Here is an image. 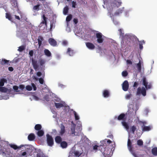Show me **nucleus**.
<instances>
[{
    "label": "nucleus",
    "mask_w": 157,
    "mask_h": 157,
    "mask_svg": "<svg viewBox=\"0 0 157 157\" xmlns=\"http://www.w3.org/2000/svg\"><path fill=\"white\" fill-rule=\"evenodd\" d=\"M63 44L64 45H66L67 44V42L66 40H64L62 42Z\"/></svg>",
    "instance_id": "0e129e2a"
},
{
    "label": "nucleus",
    "mask_w": 157,
    "mask_h": 157,
    "mask_svg": "<svg viewBox=\"0 0 157 157\" xmlns=\"http://www.w3.org/2000/svg\"><path fill=\"white\" fill-rule=\"evenodd\" d=\"M86 47L90 50H93L95 48L94 45L91 42H86Z\"/></svg>",
    "instance_id": "f8f14e48"
},
{
    "label": "nucleus",
    "mask_w": 157,
    "mask_h": 157,
    "mask_svg": "<svg viewBox=\"0 0 157 157\" xmlns=\"http://www.w3.org/2000/svg\"><path fill=\"white\" fill-rule=\"evenodd\" d=\"M39 63L40 66H42L44 65L45 63V60L43 59H40L39 60Z\"/></svg>",
    "instance_id": "58836bf2"
},
{
    "label": "nucleus",
    "mask_w": 157,
    "mask_h": 157,
    "mask_svg": "<svg viewBox=\"0 0 157 157\" xmlns=\"http://www.w3.org/2000/svg\"><path fill=\"white\" fill-rule=\"evenodd\" d=\"M126 62H127V64H132V62L130 60H128V59L127 60Z\"/></svg>",
    "instance_id": "e2e57ef3"
},
{
    "label": "nucleus",
    "mask_w": 157,
    "mask_h": 157,
    "mask_svg": "<svg viewBox=\"0 0 157 157\" xmlns=\"http://www.w3.org/2000/svg\"><path fill=\"white\" fill-rule=\"evenodd\" d=\"M67 52V53L70 56H73L74 54L73 51L72 50L71 48H68Z\"/></svg>",
    "instance_id": "473e14b6"
},
{
    "label": "nucleus",
    "mask_w": 157,
    "mask_h": 157,
    "mask_svg": "<svg viewBox=\"0 0 157 157\" xmlns=\"http://www.w3.org/2000/svg\"><path fill=\"white\" fill-rule=\"evenodd\" d=\"M118 30L119 31L120 36H124V34L122 32V30L120 29Z\"/></svg>",
    "instance_id": "864d4df0"
},
{
    "label": "nucleus",
    "mask_w": 157,
    "mask_h": 157,
    "mask_svg": "<svg viewBox=\"0 0 157 157\" xmlns=\"http://www.w3.org/2000/svg\"><path fill=\"white\" fill-rule=\"evenodd\" d=\"M122 125L124 127L126 130L128 131L129 130V126L127 122L124 121H122Z\"/></svg>",
    "instance_id": "5701e85b"
},
{
    "label": "nucleus",
    "mask_w": 157,
    "mask_h": 157,
    "mask_svg": "<svg viewBox=\"0 0 157 157\" xmlns=\"http://www.w3.org/2000/svg\"><path fill=\"white\" fill-rule=\"evenodd\" d=\"M32 64L35 71H36L39 67V65L37 61L34 59L33 58L32 59Z\"/></svg>",
    "instance_id": "0eeeda50"
},
{
    "label": "nucleus",
    "mask_w": 157,
    "mask_h": 157,
    "mask_svg": "<svg viewBox=\"0 0 157 157\" xmlns=\"http://www.w3.org/2000/svg\"><path fill=\"white\" fill-rule=\"evenodd\" d=\"M136 129V127L135 125H133L130 127V132H131L132 133L134 134L135 133V132Z\"/></svg>",
    "instance_id": "72a5a7b5"
},
{
    "label": "nucleus",
    "mask_w": 157,
    "mask_h": 157,
    "mask_svg": "<svg viewBox=\"0 0 157 157\" xmlns=\"http://www.w3.org/2000/svg\"><path fill=\"white\" fill-rule=\"evenodd\" d=\"M9 62V60H6L4 59H2V60L0 61V64L2 65H5L6 64H8Z\"/></svg>",
    "instance_id": "7c9ffc66"
},
{
    "label": "nucleus",
    "mask_w": 157,
    "mask_h": 157,
    "mask_svg": "<svg viewBox=\"0 0 157 157\" xmlns=\"http://www.w3.org/2000/svg\"><path fill=\"white\" fill-rule=\"evenodd\" d=\"M137 144L138 145L141 146L143 144V141L140 140H139L137 141Z\"/></svg>",
    "instance_id": "a18cd8bd"
},
{
    "label": "nucleus",
    "mask_w": 157,
    "mask_h": 157,
    "mask_svg": "<svg viewBox=\"0 0 157 157\" xmlns=\"http://www.w3.org/2000/svg\"><path fill=\"white\" fill-rule=\"evenodd\" d=\"M127 146L128 148L130 151H132V142L130 139H128V141Z\"/></svg>",
    "instance_id": "a211bd4d"
},
{
    "label": "nucleus",
    "mask_w": 157,
    "mask_h": 157,
    "mask_svg": "<svg viewBox=\"0 0 157 157\" xmlns=\"http://www.w3.org/2000/svg\"><path fill=\"white\" fill-rule=\"evenodd\" d=\"M99 147H100V146H98L97 145H94L93 146V148L91 150V151L96 152L98 151V149L99 150Z\"/></svg>",
    "instance_id": "aec40b11"
},
{
    "label": "nucleus",
    "mask_w": 157,
    "mask_h": 157,
    "mask_svg": "<svg viewBox=\"0 0 157 157\" xmlns=\"http://www.w3.org/2000/svg\"><path fill=\"white\" fill-rule=\"evenodd\" d=\"M48 41L49 44L52 46H56L57 45V42L56 40L52 38H49Z\"/></svg>",
    "instance_id": "9d476101"
},
{
    "label": "nucleus",
    "mask_w": 157,
    "mask_h": 157,
    "mask_svg": "<svg viewBox=\"0 0 157 157\" xmlns=\"http://www.w3.org/2000/svg\"><path fill=\"white\" fill-rule=\"evenodd\" d=\"M139 84L136 82H135L133 85V86L134 87V89H135V88H136L138 86Z\"/></svg>",
    "instance_id": "bf43d9fd"
},
{
    "label": "nucleus",
    "mask_w": 157,
    "mask_h": 157,
    "mask_svg": "<svg viewBox=\"0 0 157 157\" xmlns=\"http://www.w3.org/2000/svg\"><path fill=\"white\" fill-rule=\"evenodd\" d=\"M136 67L137 68L138 71L140 73L141 72V64L140 61V60L138 63L136 64Z\"/></svg>",
    "instance_id": "412c9836"
},
{
    "label": "nucleus",
    "mask_w": 157,
    "mask_h": 157,
    "mask_svg": "<svg viewBox=\"0 0 157 157\" xmlns=\"http://www.w3.org/2000/svg\"><path fill=\"white\" fill-rule=\"evenodd\" d=\"M25 46L24 45H22L21 46H20L18 48V49L17 50L19 52H21L23 51V50H25Z\"/></svg>",
    "instance_id": "a19ab883"
},
{
    "label": "nucleus",
    "mask_w": 157,
    "mask_h": 157,
    "mask_svg": "<svg viewBox=\"0 0 157 157\" xmlns=\"http://www.w3.org/2000/svg\"><path fill=\"white\" fill-rule=\"evenodd\" d=\"M32 85L33 88L34 90H36V87L34 83H32Z\"/></svg>",
    "instance_id": "052dcab7"
},
{
    "label": "nucleus",
    "mask_w": 157,
    "mask_h": 157,
    "mask_svg": "<svg viewBox=\"0 0 157 157\" xmlns=\"http://www.w3.org/2000/svg\"><path fill=\"white\" fill-rule=\"evenodd\" d=\"M44 39L43 37L41 36H39L38 37V38L37 39L38 44L39 45V47H40L42 44V41L44 40Z\"/></svg>",
    "instance_id": "6ab92c4d"
},
{
    "label": "nucleus",
    "mask_w": 157,
    "mask_h": 157,
    "mask_svg": "<svg viewBox=\"0 0 157 157\" xmlns=\"http://www.w3.org/2000/svg\"><path fill=\"white\" fill-rule=\"evenodd\" d=\"M7 146L5 142L0 144V154L4 157H11L13 152L10 148L7 147Z\"/></svg>",
    "instance_id": "f03ea898"
},
{
    "label": "nucleus",
    "mask_w": 157,
    "mask_h": 157,
    "mask_svg": "<svg viewBox=\"0 0 157 157\" xmlns=\"http://www.w3.org/2000/svg\"><path fill=\"white\" fill-rule=\"evenodd\" d=\"M55 140L56 143L59 144L61 142L62 138L60 136H57L55 138Z\"/></svg>",
    "instance_id": "bb28decb"
},
{
    "label": "nucleus",
    "mask_w": 157,
    "mask_h": 157,
    "mask_svg": "<svg viewBox=\"0 0 157 157\" xmlns=\"http://www.w3.org/2000/svg\"><path fill=\"white\" fill-rule=\"evenodd\" d=\"M8 70L10 71H12L13 70V69L12 67H9Z\"/></svg>",
    "instance_id": "69168bd1"
},
{
    "label": "nucleus",
    "mask_w": 157,
    "mask_h": 157,
    "mask_svg": "<svg viewBox=\"0 0 157 157\" xmlns=\"http://www.w3.org/2000/svg\"><path fill=\"white\" fill-rule=\"evenodd\" d=\"M142 131L143 132L149 131L152 128V127L150 125L148 126H142Z\"/></svg>",
    "instance_id": "ddd939ff"
},
{
    "label": "nucleus",
    "mask_w": 157,
    "mask_h": 157,
    "mask_svg": "<svg viewBox=\"0 0 157 157\" xmlns=\"http://www.w3.org/2000/svg\"><path fill=\"white\" fill-rule=\"evenodd\" d=\"M25 87L24 85L22 84L20 85L19 86V88L22 90H23L25 88Z\"/></svg>",
    "instance_id": "5fc2aeb1"
},
{
    "label": "nucleus",
    "mask_w": 157,
    "mask_h": 157,
    "mask_svg": "<svg viewBox=\"0 0 157 157\" xmlns=\"http://www.w3.org/2000/svg\"><path fill=\"white\" fill-rule=\"evenodd\" d=\"M72 7L73 8H75L76 5V2L75 1H73L72 2Z\"/></svg>",
    "instance_id": "6e6d98bb"
},
{
    "label": "nucleus",
    "mask_w": 157,
    "mask_h": 157,
    "mask_svg": "<svg viewBox=\"0 0 157 157\" xmlns=\"http://www.w3.org/2000/svg\"><path fill=\"white\" fill-rule=\"evenodd\" d=\"M41 75L42 73L40 72L39 71L37 73V75L39 77Z\"/></svg>",
    "instance_id": "338daca9"
},
{
    "label": "nucleus",
    "mask_w": 157,
    "mask_h": 157,
    "mask_svg": "<svg viewBox=\"0 0 157 157\" xmlns=\"http://www.w3.org/2000/svg\"><path fill=\"white\" fill-rule=\"evenodd\" d=\"M68 10H69V8H68V6H65L64 8V9H63V13L64 15H66L68 12Z\"/></svg>",
    "instance_id": "ea45409f"
},
{
    "label": "nucleus",
    "mask_w": 157,
    "mask_h": 157,
    "mask_svg": "<svg viewBox=\"0 0 157 157\" xmlns=\"http://www.w3.org/2000/svg\"><path fill=\"white\" fill-rule=\"evenodd\" d=\"M47 142L48 146L52 147L54 144V140L52 136L48 134H46Z\"/></svg>",
    "instance_id": "7ed1b4c3"
},
{
    "label": "nucleus",
    "mask_w": 157,
    "mask_h": 157,
    "mask_svg": "<svg viewBox=\"0 0 157 157\" xmlns=\"http://www.w3.org/2000/svg\"><path fill=\"white\" fill-rule=\"evenodd\" d=\"M9 145L11 148H13L14 150H16L17 149L21 148L22 147L24 146V145H21L18 146L16 145L13 144H9Z\"/></svg>",
    "instance_id": "4468645a"
},
{
    "label": "nucleus",
    "mask_w": 157,
    "mask_h": 157,
    "mask_svg": "<svg viewBox=\"0 0 157 157\" xmlns=\"http://www.w3.org/2000/svg\"><path fill=\"white\" fill-rule=\"evenodd\" d=\"M25 146H26V147H25V151H24L22 152V151H21V154H20V155H21V157L22 156L24 157V156H26L27 154V152L29 150H31L30 147H28V146L25 145Z\"/></svg>",
    "instance_id": "9b49d317"
},
{
    "label": "nucleus",
    "mask_w": 157,
    "mask_h": 157,
    "mask_svg": "<svg viewBox=\"0 0 157 157\" xmlns=\"http://www.w3.org/2000/svg\"><path fill=\"white\" fill-rule=\"evenodd\" d=\"M129 88V84L127 80H125L122 84V89L124 91H127Z\"/></svg>",
    "instance_id": "6e6552de"
},
{
    "label": "nucleus",
    "mask_w": 157,
    "mask_h": 157,
    "mask_svg": "<svg viewBox=\"0 0 157 157\" xmlns=\"http://www.w3.org/2000/svg\"><path fill=\"white\" fill-rule=\"evenodd\" d=\"M125 115L124 113L121 114L117 118L118 120H123L124 121L126 120V118H125Z\"/></svg>",
    "instance_id": "2eb2a0df"
},
{
    "label": "nucleus",
    "mask_w": 157,
    "mask_h": 157,
    "mask_svg": "<svg viewBox=\"0 0 157 157\" xmlns=\"http://www.w3.org/2000/svg\"><path fill=\"white\" fill-rule=\"evenodd\" d=\"M113 142L109 140L105 139L101 141V144L99 147V150L105 157H110L113 154L112 149L115 144H112Z\"/></svg>",
    "instance_id": "f257e3e1"
},
{
    "label": "nucleus",
    "mask_w": 157,
    "mask_h": 157,
    "mask_svg": "<svg viewBox=\"0 0 157 157\" xmlns=\"http://www.w3.org/2000/svg\"><path fill=\"white\" fill-rule=\"evenodd\" d=\"M39 81L40 84H43L44 82V80L42 78H39Z\"/></svg>",
    "instance_id": "4d7b16f0"
},
{
    "label": "nucleus",
    "mask_w": 157,
    "mask_h": 157,
    "mask_svg": "<svg viewBox=\"0 0 157 157\" xmlns=\"http://www.w3.org/2000/svg\"><path fill=\"white\" fill-rule=\"evenodd\" d=\"M44 54L48 57L51 56L52 54L50 52L48 49H45L44 50Z\"/></svg>",
    "instance_id": "b1692460"
},
{
    "label": "nucleus",
    "mask_w": 157,
    "mask_h": 157,
    "mask_svg": "<svg viewBox=\"0 0 157 157\" xmlns=\"http://www.w3.org/2000/svg\"><path fill=\"white\" fill-rule=\"evenodd\" d=\"M152 154L155 156H157V147L153 148L151 150Z\"/></svg>",
    "instance_id": "cd10ccee"
},
{
    "label": "nucleus",
    "mask_w": 157,
    "mask_h": 157,
    "mask_svg": "<svg viewBox=\"0 0 157 157\" xmlns=\"http://www.w3.org/2000/svg\"><path fill=\"white\" fill-rule=\"evenodd\" d=\"M13 89L16 92H19V90H18V87L17 86H13Z\"/></svg>",
    "instance_id": "09e8293b"
},
{
    "label": "nucleus",
    "mask_w": 157,
    "mask_h": 157,
    "mask_svg": "<svg viewBox=\"0 0 157 157\" xmlns=\"http://www.w3.org/2000/svg\"><path fill=\"white\" fill-rule=\"evenodd\" d=\"M124 9L123 7L119 9L114 13V15H118L122 13Z\"/></svg>",
    "instance_id": "393cba45"
},
{
    "label": "nucleus",
    "mask_w": 157,
    "mask_h": 157,
    "mask_svg": "<svg viewBox=\"0 0 157 157\" xmlns=\"http://www.w3.org/2000/svg\"><path fill=\"white\" fill-rule=\"evenodd\" d=\"M143 84L144 85L146 90L151 89V83L148 84V82L146 80V78L143 77L142 78Z\"/></svg>",
    "instance_id": "39448f33"
},
{
    "label": "nucleus",
    "mask_w": 157,
    "mask_h": 157,
    "mask_svg": "<svg viewBox=\"0 0 157 157\" xmlns=\"http://www.w3.org/2000/svg\"><path fill=\"white\" fill-rule=\"evenodd\" d=\"M73 21L74 23L76 24L78 23V20L77 18H74L73 19Z\"/></svg>",
    "instance_id": "680f3d73"
},
{
    "label": "nucleus",
    "mask_w": 157,
    "mask_h": 157,
    "mask_svg": "<svg viewBox=\"0 0 157 157\" xmlns=\"http://www.w3.org/2000/svg\"><path fill=\"white\" fill-rule=\"evenodd\" d=\"M55 105L56 108H59L62 107L63 106V105L61 103H55Z\"/></svg>",
    "instance_id": "4c0bfd02"
},
{
    "label": "nucleus",
    "mask_w": 157,
    "mask_h": 157,
    "mask_svg": "<svg viewBox=\"0 0 157 157\" xmlns=\"http://www.w3.org/2000/svg\"><path fill=\"white\" fill-rule=\"evenodd\" d=\"M60 145L62 148H65L67 147V144L66 142L63 141L60 143Z\"/></svg>",
    "instance_id": "c756f323"
},
{
    "label": "nucleus",
    "mask_w": 157,
    "mask_h": 157,
    "mask_svg": "<svg viewBox=\"0 0 157 157\" xmlns=\"http://www.w3.org/2000/svg\"><path fill=\"white\" fill-rule=\"evenodd\" d=\"M60 130L59 132V135L62 136L66 132L65 127L63 124H60Z\"/></svg>",
    "instance_id": "1a4fd4ad"
},
{
    "label": "nucleus",
    "mask_w": 157,
    "mask_h": 157,
    "mask_svg": "<svg viewBox=\"0 0 157 157\" xmlns=\"http://www.w3.org/2000/svg\"><path fill=\"white\" fill-rule=\"evenodd\" d=\"M6 18L8 19L10 21H12V17L11 16V15L10 14H9L8 13H6Z\"/></svg>",
    "instance_id": "37998d69"
},
{
    "label": "nucleus",
    "mask_w": 157,
    "mask_h": 157,
    "mask_svg": "<svg viewBox=\"0 0 157 157\" xmlns=\"http://www.w3.org/2000/svg\"><path fill=\"white\" fill-rule=\"evenodd\" d=\"M96 37L97 38V42L98 43L101 44L104 40V39L102 37V35L101 33H97L96 34Z\"/></svg>",
    "instance_id": "423d86ee"
},
{
    "label": "nucleus",
    "mask_w": 157,
    "mask_h": 157,
    "mask_svg": "<svg viewBox=\"0 0 157 157\" xmlns=\"http://www.w3.org/2000/svg\"><path fill=\"white\" fill-rule=\"evenodd\" d=\"M73 113H74V114L75 115V120H78L79 119V117L75 111H74L73 112Z\"/></svg>",
    "instance_id": "49530a36"
},
{
    "label": "nucleus",
    "mask_w": 157,
    "mask_h": 157,
    "mask_svg": "<svg viewBox=\"0 0 157 157\" xmlns=\"http://www.w3.org/2000/svg\"><path fill=\"white\" fill-rule=\"evenodd\" d=\"M33 50H31L29 51V54L30 56H33Z\"/></svg>",
    "instance_id": "13d9d810"
},
{
    "label": "nucleus",
    "mask_w": 157,
    "mask_h": 157,
    "mask_svg": "<svg viewBox=\"0 0 157 157\" xmlns=\"http://www.w3.org/2000/svg\"><path fill=\"white\" fill-rule=\"evenodd\" d=\"M132 96L131 94H127L125 96V98L126 99H129Z\"/></svg>",
    "instance_id": "8fccbe9b"
},
{
    "label": "nucleus",
    "mask_w": 157,
    "mask_h": 157,
    "mask_svg": "<svg viewBox=\"0 0 157 157\" xmlns=\"http://www.w3.org/2000/svg\"><path fill=\"white\" fill-rule=\"evenodd\" d=\"M26 89L28 91H31L32 90V87L31 86L28 85L26 86Z\"/></svg>",
    "instance_id": "de8ad7c7"
},
{
    "label": "nucleus",
    "mask_w": 157,
    "mask_h": 157,
    "mask_svg": "<svg viewBox=\"0 0 157 157\" xmlns=\"http://www.w3.org/2000/svg\"><path fill=\"white\" fill-rule=\"evenodd\" d=\"M38 131L37 132V135L39 137H41L43 136L44 134V132L42 130H41Z\"/></svg>",
    "instance_id": "c85d7f7f"
},
{
    "label": "nucleus",
    "mask_w": 157,
    "mask_h": 157,
    "mask_svg": "<svg viewBox=\"0 0 157 157\" xmlns=\"http://www.w3.org/2000/svg\"><path fill=\"white\" fill-rule=\"evenodd\" d=\"M34 128L36 131H39L41 130L42 126L41 124H37L35 125Z\"/></svg>",
    "instance_id": "2f4dec72"
},
{
    "label": "nucleus",
    "mask_w": 157,
    "mask_h": 157,
    "mask_svg": "<svg viewBox=\"0 0 157 157\" xmlns=\"http://www.w3.org/2000/svg\"><path fill=\"white\" fill-rule=\"evenodd\" d=\"M75 124H73V126L71 128V133L72 135H75Z\"/></svg>",
    "instance_id": "c9c22d12"
},
{
    "label": "nucleus",
    "mask_w": 157,
    "mask_h": 157,
    "mask_svg": "<svg viewBox=\"0 0 157 157\" xmlns=\"http://www.w3.org/2000/svg\"><path fill=\"white\" fill-rule=\"evenodd\" d=\"M132 154L135 157H138V156L137 155L136 153L135 152H132Z\"/></svg>",
    "instance_id": "774afa93"
},
{
    "label": "nucleus",
    "mask_w": 157,
    "mask_h": 157,
    "mask_svg": "<svg viewBox=\"0 0 157 157\" xmlns=\"http://www.w3.org/2000/svg\"><path fill=\"white\" fill-rule=\"evenodd\" d=\"M140 94H141L144 96L146 95V90L144 86L142 87L141 88L140 87H139L137 89L136 95H138Z\"/></svg>",
    "instance_id": "20e7f679"
},
{
    "label": "nucleus",
    "mask_w": 157,
    "mask_h": 157,
    "mask_svg": "<svg viewBox=\"0 0 157 157\" xmlns=\"http://www.w3.org/2000/svg\"><path fill=\"white\" fill-rule=\"evenodd\" d=\"M7 80L5 78L1 79L0 81V86L2 87L4 85L5 82H7Z\"/></svg>",
    "instance_id": "f704fd0d"
},
{
    "label": "nucleus",
    "mask_w": 157,
    "mask_h": 157,
    "mask_svg": "<svg viewBox=\"0 0 157 157\" xmlns=\"http://www.w3.org/2000/svg\"><path fill=\"white\" fill-rule=\"evenodd\" d=\"M36 157H46L44 154L41 152L37 153L36 155Z\"/></svg>",
    "instance_id": "79ce46f5"
},
{
    "label": "nucleus",
    "mask_w": 157,
    "mask_h": 157,
    "mask_svg": "<svg viewBox=\"0 0 157 157\" xmlns=\"http://www.w3.org/2000/svg\"><path fill=\"white\" fill-rule=\"evenodd\" d=\"M44 100H46L47 101H49V96L48 95H46L44 96Z\"/></svg>",
    "instance_id": "603ef678"
},
{
    "label": "nucleus",
    "mask_w": 157,
    "mask_h": 157,
    "mask_svg": "<svg viewBox=\"0 0 157 157\" xmlns=\"http://www.w3.org/2000/svg\"><path fill=\"white\" fill-rule=\"evenodd\" d=\"M35 138V135L33 133H31L29 134L28 137V140L30 141L33 140Z\"/></svg>",
    "instance_id": "dca6fc26"
},
{
    "label": "nucleus",
    "mask_w": 157,
    "mask_h": 157,
    "mask_svg": "<svg viewBox=\"0 0 157 157\" xmlns=\"http://www.w3.org/2000/svg\"><path fill=\"white\" fill-rule=\"evenodd\" d=\"M8 90V89L5 87L2 86L0 87V91L2 92H6Z\"/></svg>",
    "instance_id": "e433bc0d"
},
{
    "label": "nucleus",
    "mask_w": 157,
    "mask_h": 157,
    "mask_svg": "<svg viewBox=\"0 0 157 157\" xmlns=\"http://www.w3.org/2000/svg\"><path fill=\"white\" fill-rule=\"evenodd\" d=\"M128 74V73L126 71H123L122 73V75L124 77H126Z\"/></svg>",
    "instance_id": "3c124183"
},
{
    "label": "nucleus",
    "mask_w": 157,
    "mask_h": 157,
    "mask_svg": "<svg viewBox=\"0 0 157 157\" xmlns=\"http://www.w3.org/2000/svg\"><path fill=\"white\" fill-rule=\"evenodd\" d=\"M42 18L43 19L42 21L41 22V24H45L46 26L47 25V18L45 17V15L43 14L42 16Z\"/></svg>",
    "instance_id": "a878e982"
},
{
    "label": "nucleus",
    "mask_w": 157,
    "mask_h": 157,
    "mask_svg": "<svg viewBox=\"0 0 157 157\" xmlns=\"http://www.w3.org/2000/svg\"><path fill=\"white\" fill-rule=\"evenodd\" d=\"M40 9V5L39 4L34 6L33 8V10L34 12H35L36 11H38Z\"/></svg>",
    "instance_id": "4be33fe9"
},
{
    "label": "nucleus",
    "mask_w": 157,
    "mask_h": 157,
    "mask_svg": "<svg viewBox=\"0 0 157 157\" xmlns=\"http://www.w3.org/2000/svg\"><path fill=\"white\" fill-rule=\"evenodd\" d=\"M72 16L71 14L69 15L66 18V21L67 22L70 21L72 19Z\"/></svg>",
    "instance_id": "c03bdc74"
},
{
    "label": "nucleus",
    "mask_w": 157,
    "mask_h": 157,
    "mask_svg": "<svg viewBox=\"0 0 157 157\" xmlns=\"http://www.w3.org/2000/svg\"><path fill=\"white\" fill-rule=\"evenodd\" d=\"M103 95L105 98H107L109 96V93L108 90H104L103 92Z\"/></svg>",
    "instance_id": "f3484780"
}]
</instances>
